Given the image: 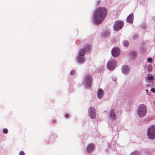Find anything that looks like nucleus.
<instances>
[{
  "label": "nucleus",
  "instance_id": "f257e3e1",
  "mask_svg": "<svg viewBox=\"0 0 155 155\" xmlns=\"http://www.w3.org/2000/svg\"><path fill=\"white\" fill-rule=\"evenodd\" d=\"M107 10L104 7L97 8L95 11L93 21L95 24L102 22L106 18L107 13Z\"/></svg>",
  "mask_w": 155,
  "mask_h": 155
},
{
  "label": "nucleus",
  "instance_id": "f03ea898",
  "mask_svg": "<svg viewBox=\"0 0 155 155\" xmlns=\"http://www.w3.org/2000/svg\"><path fill=\"white\" fill-rule=\"evenodd\" d=\"M147 109L146 106L144 104L139 105L137 108V112L138 115L141 117H144L147 113Z\"/></svg>",
  "mask_w": 155,
  "mask_h": 155
},
{
  "label": "nucleus",
  "instance_id": "7ed1b4c3",
  "mask_svg": "<svg viewBox=\"0 0 155 155\" xmlns=\"http://www.w3.org/2000/svg\"><path fill=\"white\" fill-rule=\"evenodd\" d=\"M147 135L148 137L151 139L155 138V125L150 126L147 130Z\"/></svg>",
  "mask_w": 155,
  "mask_h": 155
},
{
  "label": "nucleus",
  "instance_id": "20e7f679",
  "mask_svg": "<svg viewBox=\"0 0 155 155\" xmlns=\"http://www.w3.org/2000/svg\"><path fill=\"white\" fill-rule=\"evenodd\" d=\"M116 65V62L114 59H111L107 64V67L109 70H112L114 69Z\"/></svg>",
  "mask_w": 155,
  "mask_h": 155
},
{
  "label": "nucleus",
  "instance_id": "39448f33",
  "mask_svg": "<svg viewBox=\"0 0 155 155\" xmlns=\"http://www.w3.org/2000/svg\"><path fill=\"white\" fill-rule=\"evenodd\" d=\"M90 46L87 45L86 46L85 48L81 49L78 51V54L80 56H83L84 55L86 52V51H88L90 50Z\"/></svg>",
  "mask_w": 155,
  "mask_h": 155
},
{
  "label": "nucleus",
  "instance_id": "423d86ee",
  "mask_svg": "<svg viewBox=\"0 0 155 155\" xmlns=\"http://www.w3.org/2000/svg\"><path fill=\"white\" fill-rule=\"evenodd\" d=\"M88 113L90 117L92 119L96 117L95 111L94 108L93 107H90L88 110Z\"/></svg>",
  "mask_w": 155,
  "mask_h": 155
},
{
  "label": "nucleus",
  "instance_id": "0eeeda50",
  "mask_svg": "<svg viewBox=\"0 0 155 155\" xmlns=\"http://www.w3.org/2000/svg\"><path fill=\"white\" fill-rule=\"evenodd\" d=\"M111 54L114 57H117L120 54L119 49L117 47L114 48L112 50Z\"/></svg>",
  "mask_w": 155,
  "mask_h": 155
},
{
  "label": "nucleus",
  "instance_id": "6e6552de",
  "mask_svg": "<svg viewBox=\"0 0 155 155\" xmlns=\"http://www.w3.org/2000/svg\"><path fill=\"white\" fill-rule=\"evenodd\" d=\"M123 25V23L121 21H116L114 26V29L115 30L117 31L121 29Z\"/></svg>",
  "mask_w": 155,
  "mask_h": 155
},
{
  "label": "nucleus",
  "instance_id": "1a4fd4ad",
  "mask_svg": "<svg viewBox=\"0 0 155 155\" xmlns=\"http://www.w3.org/2000/svg\"><path fill=\"white\" fill-rule=\"evenodd\" d=\"M85 81L86 83V85L90 87L92 83V78L89 75H87L85 78Z\"/></svg>",
  "mask_w": 155,
  "mask_h": 155
},
{
  "label": "nucleus",
  "instance_id": "9d476101",
  "mask_svg": "<svg viewBox=\"0 0 155 155\" xmlns=\"http://www.w3.org/2000/svg\"><path fill=\"white\" fill-rule=\"evenodd\" d=\"M130 70L129 67L127 65H124L122 68V72L125 74H127L129 73Z\"/></svg>",
  "mask_w": 155,
  "mask_h": 155
},
{
  "label": "nucleus",
  "instance_id": "9b49d317",
  "mask_svg": "<svg viewBox=\"0 0 155 155\" xmlns=\"http://www.w3.org/2000/svg\"><path fill=\"white\" fill-rule=\"evenodd\" d=\"M94 145L93 144H89L87 148V152L89 153H91L94 150Z\"/></svg>",
  "mask_w": 155,
  "mask_h": 155
},
{
  "label": "nucleus",
  "instance_id": "f8f14e48",
  "mask_svg": "<svg viewBox=\"0 0 155 155\" xmlns=\"http://www.w3.org/2000/svg\"><path fill=\"white\" fill-rule=\"evenodd\" d=\"M134 19V15L130 14L127 18L126 21L127 23L132 24L133 22Z\"/></svg>",
  "mask_w": 155,
  "mask_h": 155
},
{
  "label": "nucleus",
  "instance_id": "ddd939ff",
  "mask_svg": "<svg viewBox=\"0 0 155 155\" xmlns=\"http://www.w3.org/2000/svg\"><path fill=\"white\" fill-rule=\"evenodd\" d=\"M114 111V109H111L110 112L109 116L111 119H114L115 117V114Z\"/></svg>",
  "mask_w": 155,
  "mask_h": 155
},
{
  "label": "nucleus",
  "instance_id": "4468645a",
  "mask_svg": "<svg viewBox=\"0 0 155 155\" xmlns=\"http://www.w3.org/2000/svg\"><path fill=\"white\" fill-rule=\"evenodd\" d=\"M103 96V91L101 89H100L98 90L97 97L99 99L102 98Z\"/></svg>",
  "mask_w": 155,
  "mask_h": 155
},
{
  "label": "nucleus",
  "instance_id": "2eb2a0df",
  "mask_svg": "<svg viewBox=\"0 0 155 155\" xmlns=\"http://www.w3.org/2000/svg\"><path fill=\"white\" fill-rule=\"evenodd\" d=\"M78 62L82 63L84 61V57L83 56H79L78 58Z\"/></svg>",
  "mask_w": 155,
  "mask_h": 155
},
{
  "label": "nucleus",
  "instance_id": "dca6fc26",
  "mask_svg": "<svg viewBox=\"0 0 155 155\" xmlns=\"http://www.w3.org/2000/svg\"><path fill=\"white\" fill-rule=\"evenodd\" d=\"M124 45V46L127 47L129 45V42L127 41H124L123 42Z\"/></svg>",
  "mask_w": 155,
  "mask_h": 155
},
{
  "label": "nucleus",
  "instance_id": "f3484780",
  "mask_svg": "<svg viewBox=\"0 0 155 155\" xmlns=\"http://www.w3.org/2000/svg\"><path fill=\"white\" fill-rule=\"evenodd\" d=\"M154 77L153 76H149L147 77V79L148 80L152 81L153 80Z\"/></svg>",
  "mask_w": 155,
  "mask_h": 155
},
{
  "label": "nucleus",
  "instance_id": "a211bd4d",
  "mask_svg": "<svg viewBox=\"0 0 155 155\" xmlns=\"http://www.w3.org/2000/svg\"><path fill=\"white\" fill-rule=\"evenodd\" d=\"M131 155H139L138 152L137 151H134L131 154Z\"/></svg>",
  "mask_w": 155,
  "mask_h": 155
},
{
  "label": "nucleus",
  "instance_id": "6ab92c4d",
  "mask_svg": "<svg viewBox=\"0 0 155 155\" xmlns=\"http://www.w3.org/2000/svg\"><path fill=\"white\" fill-rule=\"evenodd\" d=\"M131 55L133 57H134L137 55V53L134 51H133L131 53Z\"/></svg>",
  "mask_w": 155,
  "mask_h": 155
},
{
  "label": "nucleus",
  "instance_id": "aec40b11",
  "mask_svg": "<svg viewBox=\"0 0 155 155\" xmlns=\"http://www.w3.org/2000/svg\"><path fill=\"white\" fill-rule=\"evenodd\" d=\"M3 132L4 134H6L8 133V130L6 129H4L3 130Z\"/></svg>",
  "mask_w": 155,
  "mask_h": 155
},
{
  "label": "nucleus",
  "instance_id": "412c9836",
  "mask_svg": "<svg viewBox=\"0 0 155 155\" xmlns=\"http://www.w3.org/2000/svg\"><path fill=\"white\" fill-rule=\"evenodd\" d=\"M147 61L149 63H151L152 61V59L150 58H148Z\"/></svg>",
  "mask_w": 155,
  "mask_h": 155
},
{
  "label": "nucleus",
  "instance_id": "4be33fe9",
  "mask_svg": "<svg viewBox=\"0 0 155 155\" xmlns=\"http://www.w3.org/2000/svg\"><path fill=\"white\" fill-rule=\"evenodd\" d=\"M75 71L74 70H72L71 72V74L72 75H74L75 73Z\"/></svg>",
  "mask_w": 155,
  "mask_h": 155
},
{
  "label": "nucleus",
  "instance_id": "5701e85b",
  "mask_svg": "<svg viewBox=\"0 0 155 155\" xmlns=\"http://www.w3.org/2000/svg\"><path fill=\"white\" fill-rule=\"evenodd\" d=\"M138 37V35L137 34H135L133 36V39H136Z\"/></svg>",
  "mask_w": 155,
  "mask_h": 155
},
{
  "label": "nucleus",
  "instance_id": "b1692460",
  "mask_svg": "<svg viewBox=\"0 0 155 155\" xmlns=\"http://www.w3.org/2000/svg\"><path fill=\"white\" fill-rule=\"evenodd\" d=\"M152 69V66L151 65H150L148 66V70L149 71H150Z\"/></svg>",
  "mask_w": 155,
  "mask_h": 155
},
{
  "label": "nucleus",
  "instance_id": "393cba45",
  "mask_svg": "<svg viewBox=\"0 0 155 155\" xmlns=\"http://www.w3.org/2000/svg\"><path fill=\"white\" fill-rule=\"evenodd\" d=\"M65 117L66 118H68L69 117L70 115L68 114H65Z\"/></svg>",
  "mask_w": 155,
  "mask_h": 155
},
{
  "label": "nucleus",
  "instance_id": "a878e982",
  "mask_svg": "<svg viewBox=\"0 0 155 155\" xmlns=\"http://www.w3.org/2000/svg\"><path fill=\"white\" fill-rule=\"evenodd\" d=\"M25 153L24 152L21 151L20 152L19 155H24Z\"/></svg>",
  "mask_w": 155,
  "mask_h": 155
},
{
  "label": "nucleus",
  "instance_id": "bb28decb",
  "mask_svg": "<svg viewBox=\"0 0 155 155\" xmlns=\"http://www.w3.org/2000/svg\"><path fill=\"white\" fill-rule=\"evenodd\" d=\"M151 91L153 92V93H155V89L154 88H152L151 90Z\"/></svg>",
  "mask_w": 155,
  "mask_h": 155
},
{
  "label": "nucleus",
  "instance_id": "cd10ccee",
  "mask_svg": "<svg viewBox=\"0 0 155 155\" xmlns=\"http://www.w3.org/2000/svg\"><path fill=\"white\" fill-rule=\"evenodd\" d=\"M101 2V1L100 0H98L97 2V5H98L100 4Z\"/></svg>",
  "mask_w": 155,
  "mask_h": 155
},
{
  "label": "nucleus",
  "instance_id": "c85d7f7f",
  "mask_svg": "<svg viewBox=\"0 0 155 155\" xmlns=\"http://www.w3.org/2000/svg\"><path fill=\"white\" fill-rule=\"evenodd\" d=\"M146 91L147 93H148L149 92L148 91L147 89L146 90Z\"/></svg>",
  "mask_w": 155,
  "mask_h": 155
},
{
  "label": "nucleus",
  "instance_id": "c756f323",
  "mask_svg": "<svg viewBox=\"0 0 155 155\" xmlns=\"http://www.w3.org/2000/svg\"><path fill=\"white\" fill-rule=\"evenodd\" d=\"M108 33L107 32V33H106V34H104V35H108Z\"/></svg>",
  "mask_w": 155,
  "mask_h": 155
},
{
  "label": "nucleus",
  "instance_id": "7c9ffc66",
  "mask_svg": "<svg viewBox=\"0 0 155 155\" xmlns=\"http://www.w3.org/2000/svg\"><path fill=\"white\" fill-rule=\"evenodd\" d=\"M153 103L154 104V105H155V101H154L153 102Z\"/></svg>",
  "mask_w": 155,
  "mask_h": 155
}]
</instances>
